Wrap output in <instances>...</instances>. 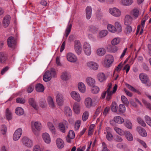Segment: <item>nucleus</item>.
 <instances>
[{
	"label": "nucleus",
	"instance_id": "obj_1",
	"mask_svg": "<svg viewBox=\"0 0 151 151\" xmlns=\"http://www.w3.org/2000/svg\"><path fill=\"white\" fill-rule=\"evenodd\" d=\"M108 88L107 90L104 92L101 95L102 98L104 99L105 97V96L107 94L106 99L108 100H109L111 98L112 96V91H110V89L111 88L112 84L109 83L108 85Z\"/></svg>",
	"mask_w": 151,
	"mask_h": 151
},
{
	"label": "nucleus",
	"instance_id": "obj_2",
	"mask_svg": "<svg viewBox=\"0 0 151 151\" xmlns=\"http://www.w3.org/2000/svg\"><path fill=\"white\" fill-rule=\"evenodd\" d=\"M22 133V129L21 128H19L16 130L13 136V140L15 141L18 140L20 137Z\"/></svg>",
	"mask_w": 151,
	"mask_h": 151
},
{
	"label": "nucleus",
	"instance_id": "obj_3",
	"mask_svg": "<svg viewBox=\"0 0 151 151\" xmlns=\"http://www.w3.org/2000/svg\"><path fill=\"white\" fill-rule=\"evenodd\" d=\"M22 142L24 145L28 147H31L32 145V141L26 137L22 138Z\"/></svg>",
	"mask_w": 151,
	"mask_h": 151
},
{
	"label": "nucleus",
	"instance_id": "obj_4",
	"mask_svg": "<svg viewBox=\"0 0 151 151\" xmlns=\"http://www.w3.org/2000/svg\"><path fill=\"white\" fill-rule=\"evenodd\" d=\"M7 42L9 47L13 49L15 48L16 43V41L14 37H9L8 39Z\"/></svg>",
	"mask_w": 151,
	"mask_h": 151
},
{
	"label": "nucleus",
	"instance_id": "obj_5",
	"mask_svg": "<svg viewBox=\"0 0 151 151\" xmlns=\"http://www.w3.org/2000/svg\"><path fill=\"white\" fill-rule=\"evenodd\" d=\"M68 123L66 121H64L62 123L59 124V127L60 130L62 132L65 133L68 128Z\"/></svg>",
	"mask_w": 151,
	"mask_h": 151
},
{
	"label": "nucleus",
	"instance_id": "obj_6",
	"mask_svg": "<svg viewBox=\"0 0 151 151\" xmlns=\"http://www.w3.org/2000/svg\"><path fill=\"white\" fill-rule=\"evenodd\" d=\"M109 11L111 15L116 17H118L121 15L120 11L116 8H110L109 9Z\"/></svg>",
	"mask_w": 151,
	"mask_h": 151
},
{
	"label": "nucleus",
	"instance_id": "obj_7",
	"mask_svg": "<svg viewBox=\"0 0 151 151\" xmlns=\"http://www.w3.org/2000/svg\"><path fill=\"white\" fill-rule=\"evenodd\" d=\"M85 53L87 55H90L91 53V47L89 44L86 42L83 46Z\"/></svg>",
	"mask_w": 151,
	"mask_h": 151
},
{
	"label": "nucleus",
	"instance_id": "obj_8",
	"mask_svg": "<svg viewBox=\"0 0 151 151\" xmlns=\"http://www.w3.org/2000/svg\"><path fill=\"white\" fill-rule=\"evenodd\" d=\"M67 58L68 61L73 63L76 62L77 60L76 55L72 53H69L67 54Z\"/></svg>",
	"mask_w": 151,
	"mask_h": 151
},
{
	"label": "nucleus",
	"instance_id": "obj_9",
	"mask_svg": "<svg viewBox=\"0 0 151 151\" xmlns=\"http://www.w3.org/2000/svg\"><path fill=\"white\" fill-rule=\"evenodd\" d=\"M114 59L111 55H107L105 58V63L107 66L109 67L110 65L113 62Z\"/></svg>",
	"mask_w": 151,
	"mask_h": 151
},
{
	"label": "nucleus",
	"instance_id": "obj_10",
	"mask_svg": "<svg viewBox=\"0 0 151 151\" xmlns=\"http://www.w3.org/2000/svg\"><path fill=\"white\" fill-rule=\"evenodd\" d=\"M87 65L89 68L94 70H97L99 67L97 63L92 61L88 62Z\"/></svg>",
	"mask_w": 151,
	"mask_h": 151
},
{
	"label": "nucleus",
	"instance_id": "obj_11",
	"mask_svg": "<svg viewBox=\"0 0 151 151\" xmlns=\"http://www.w3.org/2000/svg\"><path fill=\"white\" fill-rule=\"evenodd\" d=\"M52 75L50 73V71H47L44 74L43 79L44 81L47 82L50 81Z\"/></svg>",
	"mask_w": 151,
	"mask_h": 151
},
{
	"label": "nucleus",
	"instance_id": "obj_12",
	"mask_svg": "<svg viewBox=\"0 0 151 151\" xmlns=\"http://www.w3.org/2000/svg\"><path fill=\"white\" fill-rule=\"evenodd\" d=\"M10 17L9 15H7L5 16L3 19V23L5 27H7L10 23Z\"/></svg>",
	"mask_w": 151,
	"mask_h": 151
},
{
	"label": "nucleus",
	"instance_id": "obj_13",
	"mask_svg": "<svg viewBox=\"0 0 151 151\" xmlns=\"http://www.w3.org/2000/svg\"><path fill=\"white\" fill-rule=\"evenodd\" d=\"M71 97L75 100L78 102L81 101V97L79 93L75 91H73L70 93Z\"/></svg>",
	"mask_w": 151,
	"mask_h": 151
},
{
	"label": "nucleus",
	"instance_id": "obj_14",
	"mask_svg": "<svg viewBox=\"0 0 151 151\" xmlns=\"http://www.w3.org/2000/svg\"><path fill=\"white\" fill-rule=\"evenodd\" d=\"M139 77L142 82L143 83H146L149 81L148 77L147 76L143 73L140 74Z\"/></svg>",
	"mask_w": 151,
	"mask_h": 151
},
{
	"label": "nucleus",
	"instance_id": "obj_15",
	"mask_svg": "<svg viewBox=\"0 0 151 151\" xmlns=\"http://www.w3.org/2000/svg\"><path fill=\"white\" fill-rule=\"evenodd\" d=\"M56 143L58 148L59 149H62L64 147V142L60 138L57 139L56 141Z\"/></svg>",
	"mask_w": 151,
	"mask_h": 151
},
{
	"label": "nucleus",
	"instance_id": "obj_16",
	"mask_svg": "<svg viewBox=\"0 0 151 151\" xmlns=\"http://www.w3.org/2000/svg\"><path fill=\"white\" fill-rule=\"evenodd\" d=\"M70 76L67 72H63L61 76V79L63 81H68L70 78Z\"/></svg>",
	"mask_w": 151,
	"mask_h": 151
},
{
	"label": "nucleus",
	"instance_id": "obj_17",
	"mask_svg": "<svg viewBox=\"0 0 151 151\" xmlns=\"http://www.w3.org/2000/svg\"><path fill=\"white\" fill-rule=\"evenodd\" d=\"M42 137L44 141L46 143H50L51 139L50 135L47 133H45L42 134Z\"/></svg>",
	"mask_w": 151,
	"mask_h": 151
},
{
	"label": "nucleus",
	"instance_id": "obj_18",
	"mask_svg": "<svg viewBox=\"0 0 151 151\" xmlns=\"http://www.w3.org/2000/svg\"><path fill=\"white\" fill-rule=\"evenodd\" d=\"M29 104L32 107L35 109H37L38 107L36 104V103L35 99L33 98H29L28 100Z\"/></svg>",
	"mask_w": 151,
	"mask_h": 151
},
{
	"label": "nucleus",
	"instance_id": "obj_19",
	"mask_svg": "<svg viewBox=\"0 0 151 151\" xmlns=\"http://www.w3.org/2000/svg\"><path fill=\"white\" fill-rule=\"evenodd\" d=\"M137 130L139 134L142 136L145 137L147 135V132L145 129L141 127H137Z\"/></svg>",
	"mask_w": 151,
	"mask_h": 151
},
{
	"label": "nucleus",
	"instance_id": "obj_20",
	"mask_svg": "<svg viewBox=\"0 0 151 151\" xmlns=\"http://www.w3.org/2000/svg\"><path fill=\"white\" fill-rule=\"evenodd\" d=\"M56 101L59 106L62 105L63 103V97L62 94H58L56 96Z\"/></svg>",
	"mask_w": 151,
	"mask_h": 151
},
{
	"label": "nucleus",
	"instance_id": "obj_21",
	"mask_svg": "<svg viewBox=\"0 0 151 151\" xmlns=\"http://www.w3.org/2000/svg\"><path fill=\"white\" fill-rule=\"evenodd\" d=\"M86 16L87 19H89L91 16L92 9L90 6H88L86 9Z\"/></svg>",
	"mask_w": 151,
	"mask_h": 151
},
{
	"label": "nucleus",
	"instance_id": "obj_22",
	"mask_svg": "<svg viewBox=\"0 0 151 151\" xmlns=\"http://www.w3.org/2000/svg\"><path fill=\"white\" fill-rule=\"evenodd\" d=\"M86 80L87 83L89 86L92 87L95 85V81L94 79L91 77H88L86 79Z\"/></svg>",
	"mask_w": 151,
	"mask_h": 151
},
{
	"label": "nucleus",
	"instance_id": "obj_23",
	"mask_svg": "<svg viewBox=\"0 0 151 151\" xmlns=\"http://www.w3.org/2000/svg\"><path fill=\"white\" fill-rule=\"evenodd\" d=\"M98 80L100 82H102L105 81L106 78L105 74L103 73H100L97 76Z\"/></svg>",
	"mask_w": 151,
	"mask_h": 151
},
{
	"label": "nucleus",
	"instance_id": "obj_24",
	"mask_svg": "<svg viewBox=\"0 0 151 151\" xmlns=\"http://www.w3.org/2000/svg\"><path fill=\"white\" fill-rule=\"evenodd\" d=\"M85 104L87 108H90L92 104L91 99L90 98H86V99Z\"/></svg>",
	"mask_w": 151,
	"mask_h": 151
},
{
	"label": "nucleus",
	"instance_id": "obj_25",
	"mask_svg": "<svg viewBox=\"0 0 151 151\" xmlns=\"http://www.w3.org/2000/svg\"><path fill=\"white\" fill-rule=\"evenodd\" d=\"M73 109L75 112L76 114H78L80 112V107L78 103L76 102L74 103L73 106Z\"/></svg>",
	"mask_w": 151,
	"mask_h": 151
},
{
	"label": "nucleus",
	"instance_id": "obj_26",
	"mask_svg": "<svg viewBox=\"0 0 151 151\" xmlns=\"http://www.w3.org/2000/svg\"><path fill=\"white\" fill-rule=\"evenodd\" d=\"M114 119L115 122L119 124H122L124 122V119L119 116H115L114 118Z\"/></svg>",
	"mask_w": 151,
	"mask_h": 151
},
{
	"label": "nucleus",
	"instance_id": "obj_27",
	"mask_svg": "<svg viewBox=\"0 0 151 151\" xmlns=\"http://www.w3.org/2000/svg\"><path fill=\"white\" fill-rule=\"evenodd\" d=\"M79 90L82 93H84L86 91V87L85 85L82 83H79L78 85Z\"/></svg>",
	"mask_w": 151,
	"mask_h": 151
},
{
	"label": "nucleus",
	"instance_id": "obj_28",
	"mask_svg": "<svg viewBox=\"0 0 151 151\" xmlns=\"http://www.w3.org/2000/svg\"><path fill=\"white\" fill-rule=\"evenodd\" d=\"M7 59V56L4 53L0 52V63H4Z\"/></svg>",
	"mask_w": 151,
	"mask_h": 151
},
{
	"label": "nucleus",
	"instance_id": "obj_29",
	"mask_svg": "<svg viewBox=\"0 0 151 151\" xmlns=\"http://www.w3.org/2000/svg\"><path fill=\"white\" fill-rule=\"evenodd\" d=\"M36 90L37 92H43L44 90V87L42 84L38 83L36 85Z\"/></svg>",
	"mask_w": 151,
	"mask_h": 151
},
{
	"label": "nucleus",
	"instance_id": "obj_30",
	"mask_svg": "<svg viewBox=\"0 0 151 151\" xmlns=\"http://www.w3.org/2000/svg\"><path fill=\"white\" fill-rule=\"evenodd\" d=\"M96 52L98 55L102 56L105 54L106 50L104 48H99L97 50Z\"/></svg>",
	"mask_w": 151,
	"mask_h": 151
},
{
	"label": "nucleus",
	"instance_id": "obj_31",
	"mask_svg": "<svg viewBox=\"0 0 151 151\" xmlns=\"http://www.w3.org/2000/svg\"><path fill=\"white\" fill-rule=\"evenodd\" d=\"M6 116L7 119L8 120H10L12 118V113L9 108L6 109L5 112Z\"/></svg>",
	"mask_w": 151,
	"mask_h": 151
},
{
	"label": "nucleus",
	"instance_id": "obj_32",
	"mask_svg": "<svg viewBox=\"0 0 151 151\" xmlns=\"http://www.w3.org/2000/svg\"><path fill=\"white\" fill-rule=\"evenodd\" d=\"M65 113L67 116H70L72 115V111L69 107H65L64 109Z\"/></svg>",
	"mask_w": 151,
	"mask_h": 151
},
{
	"label": "nucleus",
	"instance_id": "obj_33",
	"mask_svg": "<svg viewBox=\"0 0 151 151\" xmlns=\"http://www.w3.org/2000/svg\"><path fill=\"white\" fill-rule=\"evenodd\" d=\"M124 134L127 139L130 141H132L133 139V137L132 134L129 132L126 131Z\"/></svg>",
	"mask_w": 151,
	"mask_h": 151
},
{
	"label": "nucleus",
	"instance_id": "obj_34",
	"mask_svg": "<svg viewBox=\"0 0 151 151\" xmlns=\"http://www.w3.org/2000/svg\"><path fill=\"white\" fill-rule=\"evenodd\" d=\"M132 18L129 15H127L125 18L124 24L126 25H128L130 24L132 21Z\"/></svg>",
	"mask_w": 151,
	"mask_h": 151
},
{
	"label": "nucleus",
	"instance_id": "obj_35",
	"mask_svg": "<svg viewBox=\"0 0 151 151\" xmlns=\"http://www.w3.org/2000/svg\"><path fill=\"white\" fill-rule=\"evenodd\" d=\"M111 109L114 112H116L118 110V106L116 102H113L111 104Z\"/></svg>",
	"mask_w": 151,
	"mask_h": 151
},
{
	"label": "nucleus",
	"instance_id": "obj_36",
	"mask_svg": "<svg viewBox=\"0 0 151 151\" xmlns=\"http://www.w3.org/2000/svg\"><path fill=\"white\" fill-rule=\"evenodd\" d=\"M133 0H122L121 3L123 5L129 6L131 5L133 3Z\"/></svg>",
	"mask_w": 151,
	"mask_h": 151
},
{
	"label": "nucleus",
	"instance_id": "obj_37",
	"mask_svg": "<svg viewBox=\"0 0 151 151\" xmlns=\"http://www.w3.org/2000/svg\"><path fill=\"white\" fill-rule=\"evenodd\" d=\"M139 11L137 9H133L131 12V14L133 16L135 19L137 18L139 15Z\"/></svg>",
	"mask_w": 151,
	"mask_h": 151
},
{
	"label": "nucleus",
	"instance_id": "obj_38",
	"mask_svg": "<svg viewBox=\"0 0 151 151\" xmlns=\"http://www.w3.org/2000/svg\"><path fill=\"white\" fill-rule=\"evenodd\" d=\"M15 112L16 114L18 115H22L24 113L23 109L20 107L17 108L15 109Z\"/></svg>",
	"mask_w": 151,
	"mask_h": 151
},
{
	"label": "nucleus",
	"instance_id": "obj_39",
	"mask_svg": "<svg viewBox=\"0 0 151 151\" xmlns=\"http://www.w3.org/2000/svg\"><path fill=\"white\" fill-rule=\"evenodd\" d=\"M114 129L116 133L120 135H123L125 132L121 129L116 127H114Z\"/></svg>",
	"mask_w": 151,
	"mask_h": 151
},
{
	"label": "nucleus",
	"instance_id": "obj_40",
	"mask_svg": "<svg viewBox=\"0 0 151 151\" xmlns=\"http://www.w3.org/2000/svg\"><path fill=\"white\" fill-rule=\"evenodd\" d=\"M48 104L50 107L53 108L54 106V104L53 99L50 96H49L47 99Z\"/></svg>",
	"mask_w": 151,
	"mask_h": 151
},
{
	"label": "nucleus",
	"instance_id": "obj_41",
	"mask_svg": "<svg viewBox=\"0 0 151 151\" xmlns=\"http://www.w3.org/2000/svg\"><path fill=\"white\" fill-rule=\"evenodd\" d=\"M88 29L92 32L95 33L98 31V29L97 27L91 25L89 27Z\"/></svg>",
	"mask_w": 151,
	"mask_h": 151
},
{
	"label": "nucleus",
	"instance_id": "obj_42",
	"mask_svg": "<svg viewBox=\"0 0 151 151\" xmlns=\"http://www.w3.org/2000/svg\"><path fill=\"white\" fill-rule=\"evenodd\" d=\"M124 125L127 128L131 129L132 128V125L131 122L128 120H127L124 122Z\"/></svg>",
	"mask_w": 151,
	"mask_h": 151
},
{
	"label": "nucleus",
	"instance_id": "obj_43",
	"mask_svg": "<svg viewBox=\"0 0 151 151\" xmlns=\"http://www.w3.org/2000/svg\"><path fill=\"white\" fill-rule=\"evenodd\" d=\"M115 27L116 28V30L119 32L122 31V28L120 23L118 22H116L115 24Z\"/></svg>",
	"mask_w": 151,
	"mask_h": 151
},
{
	"label": "nucleus",
	"instance_id": "obj_44",
	"mask_svg": "<svg viewBox=\"0 0 151 151\" xmlns=\"http://www.w3.org/2000/svg\"><path fill=\"white\" fill-rule=\"evenodd\" d=\"M107 28L109 31L112 32H114L116 30V28L113 25L111 24H109L107 25Z\"/></svg>",
	"mask_w": 151,
	"mask_h": 151
},
{
	"label": "nucleus",
	"instance_id": "obj_45",
	"mask_svg": "<svg viewBox=\"0 0 151 151\" xmlns=\"http://www.w3.org/2000/svg\"><path fill=\"white\" fill-rule=\"evenodd\" d=\"M122 101L123 103L126 106H128L129 102L127 99L124 96H121Z\"/></svg>",
	"mask_w": 151,
	"mask_h": 151
},
{
	"label": "nucleus",
	"instance_id": "obj_46",
	"mask_svg": "<svg viewBox=\"0 0 151 151\" xmlns=\"http://www.w3.org/2000/svg\"><path fill=\"white\" fill-rule=\"evenodd\" d=\"M108 33L106 30H103L101 31L99 34V36L100 38H102L106 36Z\"/></svg>",
	"mask_w": 151,
	"mask_h": 151
},
{
	"label": "nucleus",
	"instance_id": "obj_47",
	"mask_svg": "<svg viewBox=\"0 0 151 151\" xmlns=\"http://www.w3.org/2000/svg\"><path fill=\"white\" fill-rule=\"evenodd\" d=\"M48 126L50 130L52 133H54L55 132V129L52 124L50 122L48 123Z\"/></svg>",
	"mask_w": 151,
	"mask_h": 151
},
{
	"label": "nucleus",
	"instance_id": "obj_48",
	"mask_svg": "<svg viewBox=\"0 0 151 151\" xmlns=\"http://www.w3.org/2000/svg\"><path fill=\"white\" fill-rule=\"evenodd\" d=\"M125 107L123 104H120L119 106V111L121 113H124L125 111Z\"/></svg>",
	"mask_w": 151,
	"mask_h": 151
},
{
	"label": "nucleus",
	"instance_id": "obj_49",
	"mask_svg": "<svg viewBox=\"0 0 151 151\" xmlns=\"http://www.w3.org/2000/svg\"><path fill=\"white\" fill-rule=\"evenodd\" d=\"M34 126L35 128L38 131L40 130L42 127L41 123L38 122H36L34 123Z\"/></svg>",
	"mask_w": 151,
	"mask_h": 151
},
{
	"label": "nucleus",
	"instance_id": "obj_50",
	"mask_svg": "<svg viewBox=\"0 0 151 151\" xmlns=\"http://www.w3.org/2000/svg\"><path fill=\"white\" fill-rule=\"evenodd\" d=\"M91 88V92L93 93H97L99 91V88L96 86H93Z\"/></svg>",
	"mask_w": 151,
	"mask_h": 151
},
{
	"label": "nucleus",
	"instance_id": "obj_51",
	"mask_svg": "<svg viewBox=\"0 0 151 151\" xmlns=\"http://www.w3.org/2000/svg\"><path fill=\"white\" fill-rule=\"evenodd\" d=\"M74 49L82 47L80 41L78 40H76L74 41Z\"/></svg>",
	"mask_w": 151,
	"mask_h": 151
},
{
	"label": "nucleus",
	"instance_id": "obj_52",
	"mask_svg": "<svg viewBox=\"0 0 151 151\" xmlns=\"http://www.w3.org/2000/svg\"><path fill=\"white\" fill-rule=\"evenodd\" d=\"M127 25L125 31V33L127 35L129 34L132 32V27L130 25Z\"/></svg>",
	"mask_w": 151,
	"mask_h": 151
},
{
	"label": "nucleus",
	"instance_id": "obj_53",
	"mask_svg": "<svg viewBox=\"0 0 151 151\" xmlns=\"http://www.w3.org/2000/svg\"><path fill=\"white\" fill-rule=\"evenodd\" d=\"M120 41L119 38H115L112 40L111 43L112 45H114L119 44Z\"/></svg>",
	"mask_w": 151,
	"mask_h": 151
},
{
	"label": "nucleus",
	"instance_id": "obj_54",
	"mask_svg": "<svg viewBox=\"0 0 151 151\" xmlns=\"http://www.w3.org/2000/svg\"><path fill=\"white\" fill-rule=\"evenodd\" d=\"M68 137L72 139H73L75 137V134L74 131L72 130L69 131Z\"/></svg>",
	"mask_w": 151,
	"mask_h": 151
},
{
	"label": "nucleus",
	"instance_id": "obj_55",
	"mask_svg": "<svg viewBox=\"0 0 151 151\" xmlns=\"http://www.w3.org/2000/svg\"><path fill=\"white\" fill-rule=\"evenodd\" d=\"M88 113L87 111H85L84 112L82 116V120L83 121H85L87 120L88 119Z\"/></svg>",
	"mask_w": 151,
	"mask_h": 151
},
{
	"label": "nucleus",
	"instance_id": "obj_56",
	"mask_svg": "<svg viewBox=\"0 0 151 151\" xmlns=\"http://www.w3.org/2000/svg\"><path fill=\"white\" fill-rule=\"evenodd\" d=\"M142 101L146 106V107L149 109L151 110V104L147 102L146 100L144 99H143Z\"/></svg>",
	"mask_w": 151,
	"mask_h": 151
},
{
	"label": "nucleus",
	"instance_id": "obj_57",
	"mask_svg": "<svg viewBox=\"0 0 151 151\" xmlns=\"http://www.w3.org/2000/svg\"><path fill=\"white\" fill-rule=\"evenodd\" d=\"M145 119L147 124L151 127V118L147 116H146Z\"/></svg>",
	"mask_w": 151,
	"mask_h": 151
},
{
	"label": "nucleus",
	"instance_id": "obj_58",
	"mask_svg": "<svg viewBox=\"0 0 151 151\" xmlns=\"http://www.w3.org/2000/svg\"><path fill=\"white\" fill-rule=\"evenodd\" d=\"M137 122L140 124L143 127H145L146 124L144 121L140 118H137Z\"/></svg>",
	"mask_w": 151,
	"mask_h": 151
},
{
	"label": "nucleus",
	"instance_id": "obj_59",
	"mask_svg": "<svg viewBox=\"0 0 151 151\" xmlns=\"http://www.w3.org/2000/svg\"><path fill=\"white\" fill-rule=\"evenodd\" d=\"M81 125V121L77 120L75 123V128L76 130H78Z\"/></svg>",
	"mask_w": 151,
	"mask_h": 151
},
{
	"label": "nucleus",
	"instance_id": "obj_60",
	"mask_svg": "<svg viewBox=\"0 0 151 151\" xmlns=\"http://www.w3.org/2000/svg\"><path fill=\"white\" fill-rule=\"evenodd\" d=\"M7 130L6 127L5 125H3L2 126L1 129V133L4 135L5 134Z\"/></svg>",
	"mask_w": 151,
	"mask_h": 151
},
{
	"label": "nucleus",
	"instance_id": "obj_61",
	"mask_svg": "<svg viewBox=\"0 0 151 151\" xmlns=\"http://www.w3.org/2000/svg\"><path fill=\"white\" fill-rule=\"evenodd\" d=\"M107 139L109 141H111L113 139V136L112 134L110 132H108L106 135Z\"/></svg>",
	"mask_w": 151,
	"mask_h": 151
},
{
	"label": "nucleus",
	"instance_id": "obj_62",
	"mask_svg": "<svg viewBox=\"0 0 151 151\" xmlns=\"http://www.w3.org/2000/svg\"><path fill=\"white\" fill-rule=\"evenodd\" d=\"M46 105V102L44 99H42L40 102V106L42 108H44Z\"/></svg>",
	"mask_w": 151,
	"mask_h": 151
},
{
	"label": "nucleus",
	"instance_id": "obj_63",
	"mask_svg": "<svg viewBox=\"0 0 151 151\" xmlns=\"http://www.w3.org/2000/svg\"><path fill=\"white\" fill-rule=\"evenodd\" d=\"M16 101L18 103L23 104L25 102V100L22 98H19L16 99Z\"/></svg>",
	"mask_w": 151,
	"mask_h": 151
},
{
	"label": "nucleus",
	"instance_id": "obj_64",
	"mask_svg": "<svg viewBox=\"0 0 151 151\" xmlns=\"http://www.w3.org/2000/svg\"><path fill=\"white\" fill-rule=\"evenodd\" d=\"M101 107H99L96 109L94 114V117L96 118L99 114L101 111Z\"/></svg>",
	"mask_w": 151,
	"mask_h": 151
}]
</instances>
